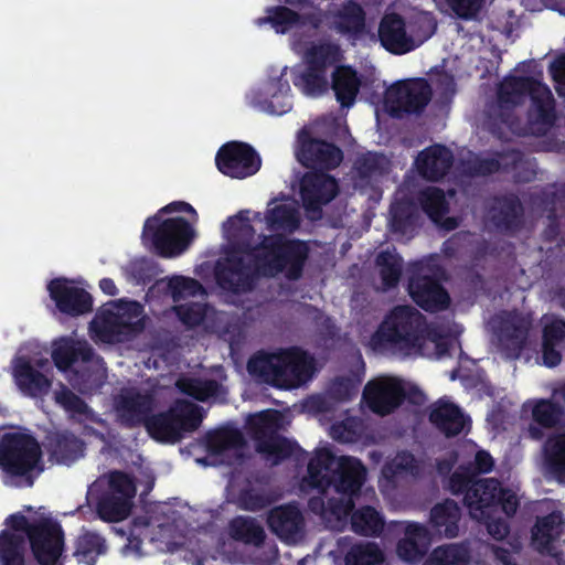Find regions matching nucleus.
<instances>
[{
	"instance_id": "obj_1",
	"label": "nucleus",
	"mask_w": 565,
	"mask_h": 565,
	"mask_svg": "<svg viewBox=\"0 0 565 565\" xmlns=\"http://www.w3.org/2000/svg\"><path fill=\"white\" fill-rule=\"evenodd\" d=\"M298 225V210L290 199L269 202L264 217L258 212L242 211L227 218L223 224L225 256L215 269L217 286L227 301H234L230 294L249 287L250 274L275 276L285 271L291 279L300 275L307 245L285 239Z\"/></svg>"
},
{
	"instance_id": "obj_2",
	"label": "nucleus",
	"mask_w": 565,
	"mask_h": 565,
	"mask_svg": "<svg viewBox=\"0 0 565 565\" xmlns=\"http://www.w3.org/2000/svg\"><path fill=\"white\" fill-rule=\"evenodd\" d=\"M28 515L17 513L6 521L0 533V565H32L26 542L40 565H57L63 541L60 525L41 508Z\"/></svg>"
},
{
	"instance_id": "obj_3",
	"label": "nucleus",
	"mask_w": 565,
	"mask_h": 565,
	"mask_svg": "<svg viewBox=\"0 0 565 565\" xmlns=\"http://www.w3.org/2000/svg\"><path fill=\"white\" fill-rule=\"evenodd\" d=\"M422 316L413 308H394L371 337L369 345L376 351H391L401 356L423 355L439 359L450 349H455L454 337H441L436 332L427 335L419 333Z\"/></svg>"
},
{
	"instance_id": "obj_4",
	"label": "nucleus",
	"mask_w": 565,
	"mask_h": 565,
	"mask_svg": "<svg viewBox=\"0 0 565 565\" xmlns=\"http://www.w3.org/2000/svg\"><path fill=\"white\" fill-rule=\"evenodd\" d=\"M365 476L362 463L351 457H334L328 449L318 450L308 466V477L303 487L324 490L334 483L341 494L340 503H330L321 511L327 523L334 529H341L352 509V495L360 489Z\"/></svg>"
},
{
	"instance_id": "obj_5",
	"label": "nucleus",
	"mask_w": 565,
	"mask_h": 565,
	"mask_svg": "<svg viewBox=\"0 0 565 565\" xmlns=\"http://www.w3.org/2000/svg\"><path fill=\"white\" fill-rule=\"evenodd\" d=\"M198 221L199 215L192 205L172 202L147 218L142 243L162 257H178L194 242Z\"/></svg>"
},
{
	"instance_id": "obj_6",
	"label": "nucleus",
	"mask_w": 565,
	"mask_h": 565,
	"mask_svg": "<svg viewBox=\"0 0 565 565\" xmlns=\"http://www.w3.org/2000/svg\"><path fill=\"white\" fill-rule=\"evenodd\" d=\"M465 503L472 519L484 523L493 539L502 540L509 527L498 513L501 510L507 516L514 514L519 495L514 488H505L494 479H482L467 490Z\"/></svg>"
},
{
	"instance_id": "obj_7",
	"label": "nucleus",
	"mask_w": 565,
	"mask_h": 565,
	"mask_svg": "<svg viewBox=\"0 0 565 565\" xmlns=\"http://www.w3.org/2000/svg\"><path fill=\"white\" fill-rule=\"evenodd\" d=\"M248 372L259 381L280 388L298 387L315 372L313 360L299 349L260 353L248 362Z\"/></svg>"
},
{
	"instance_id": "obj_8",
	"label": "nucleus",
	"mask_w": 565,
	"mask_h": 565,
	"mask_svg": "<svg viewBox=\"0 0 565 565\" xmlns=\"http://www.w3.org/2000/svg\"><path fill=\"white\" fill-rule=\"evenodd\" d=\"M0 469L4 483L30 487L42 470L39 444L29 435L11 431L0 441Z\"/></svg>"
},
{
	"instance_id": "obj_9",
	"label": "nucleus",
	"mask_w": 565,
	"mask_h": 565,
	"mask_svg": "<svg viewBox=\"0 0 565 565\" xmlns=\"http://www.w3.org/2000/svg\"><path fill=\"white\" fill-rule=\"evenodd\" d=\"M143 309L137 301L115 300L105 303L90 322V338L100 343L125 341L143 328Z\"/></svg>"
},
{
	"instance_id": "obj_10",
	"label": "nucleus",
	"mask_w": 565,
	"mask_h": 565,
	"mask_svg": "<svg viewBox=\"0 0 565 565\" xmlns=\"http://www.w3.org/2000/svg\"><path fill=\"white\" fill-rule=\"evenodd\" d=\"M291 49L302 57L306 65V68L299 71L295 77L296 87L311 97L326 94L329 89L326 68L341 60L339 46L329 43L307 45L294 39Z\"/></svg>"
},
{
	"instance_id": "obj_11",
	"label": "nucleus",
	"mask_w": 565,
	"mask_h": 565,
	"mask_svg": "<svg viewBox=\"0 0 565 565\" xmlns=\"http://www.w3.org/2000/svg\"><path fill=\"white\" fill-rule=\"evenodd\" d=\"M434 31L435 21L429 13L422 12L407 23L398 14L388 13L380 23L379 36L387 51L404 54L419 46Z\"/></svg>"
},
{
	"instance_id": "obj_12",
	"label": "nucleus",
	"mask_w": 565,
	"mask_h": 565,
	"mask_svg": "<svg viewBox=\"0 0 565 565\" xmlns=\"http://www.w3.org/2000/svg\"><path fill=\"white\" fill-rule=\"evenodd\" d=\"M135 493L136 487L127 475L111 472L90 486L87 498L96 502L103 520L120 521L129 514Z\"/></svg>"
},
{
	"instance_id": "obj_13",
	"label": "nucleus",
	"mask_w": 565,
	"mask_h": 565,
	"mask_svg": "<svg viewBox=\"0 0 565 565\" xmlns=\"http://www.w3.org/2000/svg\"><path fill=\"white\" fill-rule=\"evenodd\" d=\"M532 321L530 312H511L494 317L490 321L492 341L505 358H520L531 349Z\"/></svg>"
},
{
	"instance_id": "obj_14",
	"label": "nucleus",
	"mask_w": 565,
	"mask_h": 565,
	"mask_svg": "<svg viewBox=\"0 0 565 565\" xmlns=\"http://www.w3.org/2000/svg\"><path fill=\"white\" fill-rule=\"evenodd\" d=\"M529 94L532 102L531 116L537 124L552 122L553 98L551 90L541 82L527 78H507L501 84L499 99L502 105H516Z\"/></svg>"
},
{
	"instance_id": "obj_15",
	"label": "nucleus",
	"mask_w": 565,
	"mask_h": 565,
	"mask_svg": "<svg viewBox=\"0 0 565 565\" xmlns=\"http://www.w3.org/2000/svg\"><path fill=\"white\" fill-rule=\"evenodd\" d=\"M202 415L199 408L189 402L178 401L168 414L147 423L149 434L164 443L178 441L183 433L195 429Z\"/></svg>"
},
{
	"instance_id": "obj_16",
	"label": "nucleus",
	"mask_w": 565,
	"mask_h": 565,
	"mask_svg": "<svg viewBox=\"0 0 565 565\" xmlns=\"http://www.w3.org/2000/svg\"><path fill=\"white\" fill-rule=\"evenodd\" d=\"M47 360L19 354L12 361L11 373L18 390L25 396L39 398L46 395L52 382Z\"/></svg>"
},
{
	"instance_id": "obj_17",
	"label": "nucleus",
	"mask_w": 565,
	"mask_h": 565,
	"mask_svg": "<svg viewBox=\"0 0 565 565\" xmlns=\"http://www.w3.org/2000/svg\"><path fill=\"white\" fill-rule=\"evenodd\" d=\"M286 67H274L267 78L258 84L248 94V99L259 109L273 114L282 115L291 108L289 96L290 86L284 79Z\"/></svg>"
},
{
	"instance_id": "obj_18",
	"label": "nucleus",
	"mask_w": 565,
	"mask_h": 565,
	"mask_svg": "<svg viewBox=\"0 0 565 565\" xmlns=\"http://www.w3.org/2000/svg\"><path fill=\"white\" fill-rule=\"evenodd\" d=\"M248 423L258 440V451L265 454L273 465L291 452L289 443L274 435L280 428V414L277 411H265L252 415Z\"/></svg>"
},
{
	"instance_id": "obj_19",
	"label": "nucleus",
	"mask_w": 565,
	"mask_h": 565,
	"mask_svg": "<svg viewBox=\"0 0 565 565\" xmlns=\"http://www.w3.org/2000/svg\"><path fill=\"white\" fill-rule=\"evenodd\" d=\"M52 358L57 369L65 371L81 358L83 362H88L94 369L93 373L85 376L84 383L87 388L96 385L105 375L103 362L94 358L90 349L85 341L74 338H61L53 343Z\"/></svg>"
},
{
	"instance_id": "obj_20",
	"label": "nucleus",
	"mask_w": 565,
	"mask_h": 565,
	"mask_svg": "<svg viewBox=\"0 0 565 565\" xmlns=\"http://www.w3.org/2000/svg\"><path fill=\"white\" fill-rule=\"evenodd\" d=\"M321 23L320 12L299 14L284 6L269 7L265 10V15L254 20V24L258 28L270 24L276 33L285 34L294 31L297 35H311Z\"/></svg>"
},
{
	"instance_id": "obj_21",
	"label": "nucleus",
	"mask_w": 565,
	"mask_h": 565,
	"mask_svg": "<svg viewBox=\"0 0 565 565\" xmlns=\"http://www.w3.org/2000/svg\"><path fill=\"white\" fill-rule=\"evenodd\" d=\"M405 392L406 385L402 380L379 376L365 385L363 401L372 412L386 415L398 407Z\"/></svg>"
},
{
	"instance_id": "obj_22",
	"label": "nucleus",
	"mask_w": 565,
	"mask_h": 565,
	"mask_svg": "<svg viewBox=\"0 0 565 565\" xmlns=\"http://www.w3.org/2000/svg\"><path fill=\"white\" fill-rule=\"evenodd\" d=\"M217 169L234 179L255 174L260 168V159L247 145L230 142L223 146L215 158Z\"/></svg>"
},
{
	"instance_id": "obj_23",
	"label": "nucleus",
	"mask_w": 565,
	"mask_h": 565,
	"mask_svg": "<svg viewBox=\"0 0 565 565\" xmlns=\"http://www.w3.org/2000/svg\"><path fill=\"white\" fill-rule=\"evenodd\" d=\"M430 97V89L424 81L398 83L387 88L384 109L391 114L415 111L424 107Z\"/></svg>"
},
{
	"instance_id": "obj_24",
	"label": "nucleus",
	"mask_w": 565,
	"mask_h": 565,
	"mask_svg": "<svg viewBox=\"0 0 565 565\" xmlns=\"http://www.w3.org/2000/svg\"><path fill=\"white\" fill-rule=\"evenodd\" d=\"M47 290L63 313L75 317L87 313L93 308L90 295L76 281L56 278L50 281Z\"/></svg>"
},
{
	"instance_id": "obj_25",
	"label": "nucleus",
	"mask_w": 565,
	"mask_h": 565,
	"mask_svg": "<svg viewBox=\"0 0 565 565\" xmlns=\"http://www.w3.org/2000/svg\"><path fill=\"white\" fill-rule=\"evenodd\" d=\"M455 463L457 470L449 480V488L456 493L462 490L472 473L489 472L493 467V459L489 452L479 450L473 443L467 441L456 454Z\"/></svg>"
},
{
	"instance_id": "obj_26",
	"label": "nucleus",
	"mask_w": 565,
	"mask_h": 565,
	"mask_svg": "<svg viewBox=\"0 0 565 565\" xmlns=\"http://www.w3.org/2000/svg\"><path fill=\"white\" fill-rule=\"evenodd\" d=\"M424 268L416 265V277L411 279L408 290L414 301L425 310L437 311L445 309L449 303L447 292L435 280L423 276Z\"/></svg>"
},
{
	"instance_id": "obj_27",
	"label": "nucleus",
	"mask_w": 565,
	"mask_h": 565,
	"mask_svg": "<svg viewBox=\"0 0 565 565\" xmlns=\"http://www.w3.org/2000/svg\"><path fill=\"white\" fill-rule=\"evenodd\" d=\"M338 185L334 179L323 173L311 172L303 177L301 182V198L306 209L315 213L320 205L330 202L337 194Z\"/></svg>"
},
{
	"instance_id": "obj_28",
	"label": "nucleus",
	"mask_w": 565,
	"mask_h": 565,
	"mask_svg": "<svg viewBox=\"0 0 565 565\" xmlns=\"http://www.w3.org/2000/svg\"><path fill=\"white\" fill-rule=\"evenodd\" d=\"M299 143L300 147L296 153L303 166L330 169L337 167L342 160L338 148L319 140H310L306 131L299 136Z\"/></svg>"
},
{
	"instance_id": "obj_29",
	"label": "nucleus",
	"mask_w": 565,
	"mask_h": 565,
	"mask_svg": "<svg viewBox=\"0 0 565 565\" xmlns=\"http://www.w3.org/2000/svg\"><path fill=\"white\" fill-rule=\"evenodd\" d=\"M330 29L342 34H356L364 28V12L360 4L351 0L333 3L326 15Z\"/></svg>"
},
{
	"instance_id": "obj_30",
	"label": "nucleus",
	"mask_w": 565,
	"mask_h": 565,
	"mask_svg": "<svg viewBox=\"0 0 565 565\" xmlns=\"http://www.w3.org/2000/svg\"><path fill=\"white\" fill-rule=\"evenodd\" d=\"M552 398L553 402L531 399L524 404V409L531 411L533 422L543 428H551L562 424L564 409L559 402L565 401V384L559 383L553 388Z\"/></svg>"
},
{
	"instance_id": "obj_31",
	"label": "nucleus",
	"mask_w": 565,
	"mask_h": 565,
	"mask_svg": "<svg viewBox=\"0 0 565 565\" xmlns=\"http://www.w3.org/2000/svg\"><path fill=\"white\" fill-rule=\"evenodd\" d=\"M363 84L364 77L349 65L337 66L331 73V89L342 107L354 105Z\"/></svg>"
},
{
	"instance_id": "obj_32",
	"label": "nucleus",
	"mask_w": 565,
	"mask_h": 565,
	"mask_svg": "<svg viewBox=\"0 0 565 565\" xmlns=\"http://www.w3.org/2000/svg\"><path fill=\"white\" fill-rule=\"evenodd\" d=\"M268 524L277 536L289 544L298 542L302 536V518L296 507L274 509L268 516Z\"/></svg>"
},
{
	"instance_id": "obj_33",
	"label": "nucleus",
	"mask_w": 565,
	"mask_h": 565,
	"mask_svg": "<svg viewBox=\"0 0 565 565\" xmlns=\"http://www.w3.org/2000/svg\"><path fill=\"white\" fill-rule=\"evenodd\" d=\"M563 516L558 512H554L545 518L537 520L532 530V545L540 553H554L563 532Z\"/></svg>"
},
{
	"instance_id": "obj_34",
	"label": "nucleus",
	"mask_w": 565,
	"mask_h": 565,
	"mask_svg": "<svg viewBox=\"0 0 565 565\" xmlns=\"http://www.w3.org/2000/svg\"><path fill=\"white\" fill-rule=\"evenodd\" d=\"M543 324V361L546 366H555L561 361L558 348L565 338V322L555 316H544Z\"/></svg>"
},
{
	"instance_id": "obj_35",
	"label": "nucleus",
	"mask_w": 565,
	"mask_h": 565,
	"mask_svg": "<svg viewBox=\"0 0 565 565\" xmlns=\"http://www.w3.org/2000/svg\"><path fill=\"white\" fill-rule=\"evenodd\" d=\"M430 420L446 435L459 434L469 425L465 414L446 399H440L433 406Z\"/></svg>"
},
{
	"instance_id": "obj_36",
	"label": "nucleus",
	"mask_w": 565,
	"mask_h": 565,
	"mask_svg": "<svg viewBox=\"0 0 565 565\" xmlns=\"http://www.w3.org/2000/svg\"><path fill=\"white\" fill-rule=\"evenodd\" d=\"M149 408V397L140 396L134 390L125 391L115 399L116 416L127 424H136L143 420Z\"/></svg>"
},
{
	"instance_id": "obj_37",
	"label": "nucleus",
	"mask_w": 565,
	"mask_h": 565,
	"mask_svg": "<svg viewBox=\"0 0 565 565\" xmlns=\"http://www.w3.org/2000/svg\"><path fill=\"white\" fill-rule=\"evenodd\" d=\"M543 468L558 482L565 483V430L546 440L543 447Z\"/></svg>"
},
{
	"instance_id": "obj_38",
	"label": "nucleus",
	"mask_w": 565,
	"mask_h": 565,
	"mask_svg": "<svg viewBox=\"0 0 565 565\" xmlns=\"http://www.w3.org/2000/svg\"><path fill=\"white\" fill-rule=\"evenodd\" d=\"M450 162L451 154L449 150L441 146H434L420 152L415 164L422 175L433 180L443 177Z\"/></svg>"
},
{
	"instance_id": "obj_39",
	"label": "nucleus",
	"mask_w": 565,
	"mask_h": 565,
	"mask_svg": "<svg viewBox=\"0 0 565 565\" xmlns=\"http://www.w3.org/2000/svg\"><path fill=\"white\" fill-rule=\"evenodd\" d=\"M427 543L426 529L418 524L408 523L405 525V539L397 546V554L406 562H415L423 555Z\"/></svg>"
},
{
	"instance_id": "obj_40",
	"label": "nucleus",
	"mask_w": 565,
	"mask_h": 565,
	"mask_svg": "<svg viewBox=\"0 0 565 565\" xmlns=\"http://www.w3.org/2000/svg\"><path fill=\"white\" fill-rule=\"evenodd\" d=\"M459 519V508L454 501L450 500L435 505L430 513V521L433 526L439 534L448 537H454L458 534Z\"/></svg>"
},
{
	"instance_id": "obj_41",
	"label": "nucleus",
	"mask_w": 565,
	"mask_h": 565,
	"mask_svg": "<svg viewBox=\"0 0 565 565\" xmlns=\"http://www.w3.org/2000/svg\"><path fill=\"white\" fill-rule=\"evenodd\" d=\"M422 205L429 217L446 230H452L457 226L454 218H445L448 210V203L443 192L436 188H428L422 194Z\"/></svg>"
},
{
	"instance_id": "obj_42",
	"label": "nucleus",
	"mask_w": 565,
	"mask_h": 565,
	"mask_svg": "<svg viewBox=\"0 0 565 565\" xmlns=\"http://www.w3.org/2000/svg\"><path fill=\"white\" fill-rule=\"evenodd\" d=\"M243 443L237 430H218L213 433L209 439V448L215 455H222L223 461L232 462L233 457L241 455Z\"/></svg>"
},
{
	"instance_id": "obj_43",
	"label": "nucleus",
	"mask_w": 565,
	"mask_h": 565,
	"mask_svg": "<svg viewBox=\"0 0 565 565\" xmlns=\"http://www.w3.org/2000/svg\"><path fill=\"white\" fill-rule=\"evenodd\" d=\"M352 530L363 535H376L381 533L384 521L380 513L371 507L356 510L351 518Z\"/></svg>"
},
{
	"instance_id": "obj_44",
	"label": "nucleus",
	"mask_w": 565,
	"mask_h": 565,
	"mask_svg": "<svg viewBox=\"0 0 565 565\" xmlns=\"http://www.w3.org/2000/svg\"><path fill=\"white\" fill-rule=\"evenodd\" d=\"M408 473H415L414 458L409 454L397 455L392 462L383 469L380 480L382 491L386 492L390 489L391 482L399 480Z\"/></svg>"
},
{
	"instance_id": "obj_45",
	"label": "nucleus",
	"mask_w": 565,
	"mask_h": 565,
	"mask_svg": "<svg viewBox=\"0 0 565 565\" xmlns=\"http://www.w3.org/2000/svg\"><path fill=\"white\" fill-rule=\"evenodd\" d=\"M56 402L65 408L72 416L77 417L81 422H85L86 428H92L90 424H99L95 415L87 408V406L72 392L66 388L55 393Z\"/></svg>"
},
{
	"instance_id": "obj_46",
	"label": "nucleus",
	"mask_w": 565,
	"mask_h": 565,
	"mask_svg": "<svg viewBox=\"0 0 565 565\" xmlns=\"http://www.w3.org/2000/svg\"><path fill=\"white\" fill-rule=\"evenodd\" d=\"M440 11L451 12L461 19H475L486 0H433Z\"/></svg>"
},
{
	"instance_id": "obj_47",
	"label": "nucleus",
	"mask_w": 565,
	"mask_h": 565,
	"mask_svg": "<svg viewBox=\"0 0 565 565\" xmlns=\"http://www.w3.org/2000/svg\"><path fill=\"white\" fill-rule=\"evenodd\" d=\"M230 534L246 543L259 544L264 539V530L255 521L236 518L230 524Z\"/></svg>"
},
{
	"instance_id": "obj_48",
	"label": "nucleus",
	"mask_w": 565,
	"mask_h": 565,
	"mask_svg": "<svg viewBox=\"0 0 565 565\" xmlns=\"http://www.w3.org/2000/svg\"><path fill=\"white\" fill-rule=\"evenodd\" d=\"M345 559L347 565H385L382 552L373 543L353 546Z\"/></svg>"
},
{
	"instance_id": "obj_49",
	"label": "nucleus",
	"mask_w": 565,
	"mask_h": 565,
	"mask_svg": "<svg viewBox=\"0 0 565 565\" xmlns=\"http://www.w3.org/2000/svg\"><path fill=\"white\" fill-rule=\"evenodd\" d=\"M377 266L382 278L383 288L393 287L399 279L401 259L394 252L381 253L377 257Z\"/></svg>"
},
{
	"instance_id": "obj_50",
	"label": "nucleus",
	"mask_w": 565,
	"mask_h": 565,
	"mask_svg": "<svg viewBox=\"0 0 565 565\" xmlns=\"http://www.w3.org/2000/svg\"><path fill=\"white\" fill-rule=\"evenodd\" d=\"M167 287L174 302L203 296L202 287L195 280L185 277L170 278Z\"/></svg>"
},
{
	"instance_id": "obj_51",
	"label": "nucleus",
	"mask_w": 565,
	"mask_h": 565,
	"mask_svg": "<svg viewBox=\"0 0 565 565\" xmlns=\"http://www.w3.org/2000/svg\"><path fill=\"white\" fill-rule=\"evenodd\" d=\"M431 565H479L467 561V551L462 546L448 545L436 548L429 559Z\"/></svg>"
},
{
	"instance_id": "obj_52",
	"label": "nucleus",
	"mask_w": 565,
	"mask_h": 565,
	"mask_svg": "<svg viewBox=\"0 0 565 565\" xmlns=\"http://www.w3.org/2000/svg\"><path fill=\"white\" fill-rule=\"evenodd\" d=\"M179 390L194 397L198 401H206L218 392V385L213 381H199L192 379H182L177 383Z\"/></svg>"
},
{
	"instance_id": "obj_53",
	"label": "nucleus",
	"mask_w": 565,
	"mask_h": 565,
	"mask_svg": "<svg viewBox=\"0 0 565 565\" xmlns=\"http://www.w3.org/2000/svg\"><path fill=\"white\" fill-rule=\"evenodd\" d=\"M180 320L189 327L198 326L205 322L209 318L210 310L199 301H189L174 307Z\"/></svg>"
},
{
	"instance_id": "obj_54",
	"label": "nucleus",
	"mask_w": 565,
	"mask_h": 565,
	"mask_svg": "<svg viewBox=\"0 0 565 565\" xmlns=\"http://www.w3.org/2000/svg\"><path fill=\"white\" fill-rule=\"evenodd\" d=\"M104 540L95 533L83 534L77 542L76 555L83 556L88 565L94 558L105 552Z\"/></svg>"
},
{
	"instance_id": "obj_55",
	"label": "nucleus",
	"mask_w": 565,
	"mask_h": 565,
	"mask_svg": "<svg viewBox=\"0 0 565 565\" xmlns=\"http://www.w3.org/2000/svg\"><path fill=\"white\" fill-rule=\"evenodd\" d=\"M82 454V444L76 438L65 437L57 443L54 456L56 460L62 463H70L74 461Z\"/></svg>"
},
{
	"instance_id": "obj_56",
	"label": "nucleus",
	"mask_w": 565,
	"mask_h": 565,
	"mask_svg": "<svg viewBox=\"0 0 565 565\" xmlns=\"http://www.w3.org/2000/svg\"><path fill=\"white\" fill-rule=\"evenodd\" d=\"M358 424L353 419H349L347 423L341 425H332L330 428V435L332 438L338 439L343 443H352L356 438V428Z\"/></svg>"
},
{
	"instance_id": "obj_57",
	"label": "nucleus",
	"mask_w": 565,
	"mask_h": 565,
	"mask_svg": "<svg viewBox=\"0 0 565 565\" xmlns=\"http://www.w3.org/2000/svg\"><path fill=\"white\" fill-rule=\"evenodd\" d=\"M551 73L557 83V92L565 96V55L558 56L551 65Z\"/></svg>"
},
{
	"instance_id": "obj_58",
	"label": "nucleus",
	"mask_w": 565,
	"mask_h": 565,
	"mask_svg": "<svg viewBox=\"0 0 565 565\" xmlns=\"http://www.w3.org/2000/svg\"><path fill=\"white\" fill-rule=\"evenodd\" d=\"M358 365H359V373L355 375L354 379L348 380L345 383V396H349L351 392H354L356 390L358 384L361 382L362 374H363V362L360 358L356 359Z\"/></svg>"
},
{
	"instance_id": "obj_59",
	"label": "nucleus",
	"mask_w": 565,
	"mask_h": 565,
	"mask_svg": "<svg viewBox=\"0 0 565 565\" xmlns=\"http://www.w3.org/2000/svg\"><path fill=\"white\" fill-rule=\"evenodd\" d=\"M99 288L102 289V291L105 295H108V296H115L118 292V289L114 282V280L110 278H103L99 281Z\"/></svg>"
},
{
	"instance_id": "obj_60",
	"label": "nucleus",
	"mask_w": 565,
	"mask_h": 565,
	"mask_svg": "<svg viewBox=\"0 0 565 565\" xmlns=\"http://www.w3.org/2000/svg\"><path fill=\"white\" fill-rule=\"evenodd\" d=\"M494 553L497 558L500 559L503 563V565H515L513 557L501 547L497 548Z\"/></svg>"
},
{
	"instance_id": "obj_61",
	"label": "nucleus",
	"mask_w": 565,
	"mask_h": 565,
	"mask_svg": "<svg viewBox=\"0 0 565 565\" xmlns=\"http://www.w3.org/2000/svg\"><path fill=\"white\" fill-rule=\"evenodd\" d=\"M529 434L534 439H540L543 436V433L541 429H539L536 426H530Z\"/></svg>"
},
{
	"instance_id": "obj_62",
	"label": "nucleus",
	"mask_w": 565,
	"mask_h": 565,
	"mask_svg": "<svg viewBox=\"0 0 565 565\" xmlns=\"http://www.w3.org/2000/svg\"><path fill=\"white\" fill-rule=\"evenodd\" d=\"M126 550L135 552L136 554L140 553V550H139V546H138V542L136 541V539L129 541V544L127 545Z\"/></svg>"
},
{
	"instance_id": "obj_63",
	"label": "nucleus",
	"mask_w": 565,
	"mask_h": 565,
	"mask_svg": "<svg viewBox=\"0 0 565 565\" xmlns=\"http://www.w3.org/2000/svg\"><path fill=\"white\" fill-rule=\"evenodd\" d=\"M309 404H310L311 408L317 407L320 409V405L322 404V401L320 397H313L310 399Z\"/></svg>"
},
{
	"instance_id": "obj_64",
	"label": "nucleus",
	"mask_w": 565,
	"mask_h": 565,
	"mask_svg": "<svg viewBox=\"0 0 565 565\" xmlns=\"http://www.w3.org/2000/svg\"><path fill=\"white\" fill-rule=\"evenodd\" d=\"M310 507H311V509H312L313 511H317V509H318V502H317L316 500H312V501L310 502Z\"/></svg>"
}]
</instances>
